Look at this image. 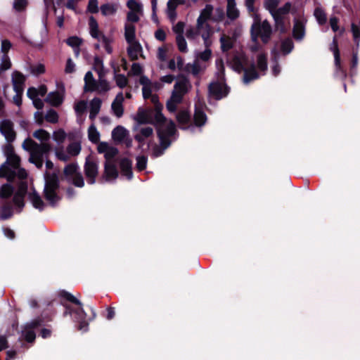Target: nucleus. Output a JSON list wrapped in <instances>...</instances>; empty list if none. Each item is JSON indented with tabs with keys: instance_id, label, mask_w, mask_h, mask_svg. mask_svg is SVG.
<instances>
[{
	"instance_id": "nucleus-50",
	"label": "nucleus",
	"mask_w": 360,
	"mask_h": 360,
	"mask_svg": "<svg viewBox=\"0 0 360 360\" xmlns=\"http://www.w3.org/2000/svg\"><path fill=\"white\" fill-rule=\"evenodd\" d=\"M53 140L58 144H61L66 139V133L63 129H58L53 134Z\"/></svg>"
},
{
	"instance_id": "nucleus-40",
	"label": "nucleus",
	"mask_w": 360,
	"mask_h": 360,
	"mask_svg": "<svg viewBox=\"0 0 360 360\" xmlns=\"http://www.w3.org/2000/svg\"><path fill=\"white\" fill-rule=\"evenodd\" d=\"M278 4V0H265L264 5L265 8L269 11L271 15H273L277 10Z\"/></svg>"
},
{
	"instance_id": "nucleus-20",
	"label": "nucleus",
	"mask_w": 360,
	"mask_h": 360,
	"mask_svg": "<svg viewBox=\"0 0 360 360\" xmlns=\"http://www.w3.org/2000/svg\"><path fill=\"white\" fill-rule=\"evenodd\" d=\"M207 115L203 111V110L199 107H195L193 115L194 124L196 127H200L205 125V124L207 122Z\"/></svg>"
},
{
	"instance_id": "nucleus-1",
	"label": "nucleus",
	"mask_w": 360,
	"mask_h": 360,
	"mask_svg": "<svg viewBox=\"0 0 360 360\" xmlns=\"http://www.w3.org/2000/svg\"><path fill=\"white\" fill-rule=\"evenodd\" d=\"M6 161L0 167V177H5L8 183L0 187V198H8L13 193L11 183L18 179V188L13 196V203L20 212L24 206V195L27 192V172L20 167V158L15 153L11 144H6L3 149Z\"/></svg>"
},
{
	"instance_id": "nucleus-45",
	"label": "nucleus",
	"mask_w": 360,
	"mask_h": 360,
	"mask_svg": "<svg viewBox=\"0 0 360 360\" xmlns=\"http://www.w3.org/2000/svg\"><path fill=\"white\" fill-rule=\"evenodd\" d=\"M11 68V61L8 55H3L0 63V75Z\"/></svg>"
},
{
	"instance_id": "nucleus-2",
	"label": "nucleus",
	"mask_w": 360,
	"mask_h": 360,
	"mask_svg": "<svg viewBox=\"0 0 360 360\" xmlns=\"http://www.w3.org/2000/svg\"><path fill=\"white\" fill-rule=\"evenodd\" d=\"M33 136L41 142L38 144L30 139L24 141L22 148L30 154L29 160L37 168L42 167L44 155L50 150L51 146L47 142L50 139V134L40 129L33 133Z\"/></svg>"
},
{
	"instance_id": "nucleus-58",
	"label": "nucleus",
	"mask_w": 360,
	"mask_h": 360,
	"mask_svg": "<svg viewBox=\"0 0 360 360\" xmlns=\"http://www.w3.org/2000/svg\"><path fill=\"white\" fill-rule=\"evenodd\" d=\"M82 39L77 37H69V46H72L77 52L79 51V47L82 44Z\"/></svg>"
},
{
	"instance_id": "nucleus-28",
	"label": "nucleus",
	"mask_w": 360,
	"mask_h": 360,
	"mask_svg": "<svg viewBox=\"0 0 360 360\" xmlns=\"http://www.w3.org/2000/svg\"><path fill=\"white\" fill-rule=\"evenodd\" d=\"M124 37L128 44H131L135 41L136 27L132 24H126L124 26Z\"/></svg>"
},
{
	"instance_id": "nucleus-9",
	"label": "nucleus",
	"mask_w": 360,
	"mask_h": 360,
	"mask_svg": "<svg viewBox=\"0 0 360 360\" xmlns=\"http://www.w3.org/2000/svg\"><path fill=\"white\" fill-rule=\"evenodd\" d=\"M0 131L8 142H11L15 139L13 123L9 120L0 122Z\"/></svg>"
},
{
	"instance_id": "nucleus-64",
	"label": "nucleus",
	"mask_w": 360,
	"mask_h": 360,
	"mask_svg": "<svg viewBox=\"0 0 360 360\" xmlns=\"http://www.w3.org/2000/svg\"><path fill=\"white\" fill-rule=\"evenodd\" d=\"M27 5V0H14L13 8L17 11H21L25 8Z\"/></svg>"
},
{
	"instance_id": "nucleus-56",
	"label": "nucleus",
	"mask_w": 360,
	"mask_h": 360,
	"mask_svg": "<svg viewBox=\"0 0 360 360\" xmlns=\"http://www.w3.org/2000/svg\"><path fill=\"white\" fill-rule=\"evenodd\" d=\"M87 104L84 101H80L75 103L74 108L77 115H83L86 110Z\"/></svg>"
},
{
	"instance_id": "nucleus-6",
	"label": "nucleus",
	"mask_w": 360,
	"mask_h": 360,
	"mask_svg": "<svg viewBox=\"0 0 360 360\" xmlns=\"http://www.w3.org/2000/svg\"><path fill=\"white\" fill-rule=\"evenodd\" d=\"M230 92V88L224 83L218 81L211 82L208 86V94L217 101L226 97Z\"/></svg>"
},
{
	"instance_id": "nucleus-23",
	"label": "nucleus",
	"mask_w": 360,
	"mask_h": 360,
	"mask_svg": "<svg viewBox=\"0 0 360 360\" xmlns=\"http://www.w3.org/2000/svg\"><path fill=\"white\" fill-rule=\"evenodd\" d=\"M128 136V131L122 126H117L112 131V138L115 141L122 142Z\"/></svg>"
},
{
	"instance_id": "nucleus-11",
	"label": "nucleus",
	"mask_w": 360,
	"mask_h": 360,
	"mask_svg": "<svg viewBox=\"0 0 360 360\" xmlns=\"http://www.w3.org/2000/svg\"><path fill=\"white\" fill-rule=\"evenodd\" d=\"M136 121L141 124L153 123V110L139 108L138 109Z\"/></svg>"
},
{
	"instance_id": "nucleus-17",
	"label": "nucleus",
	"mask_w": 360,
	"mask_h": 360,
	"mask_svg": "<svg viewBox=\"0 0 360 360\" xmlns=\"http://www.w3.org/2000/svg\"><path fill=\"white\" fill-rule=\"evenodd\" d=\"M84 87L85 92H92L98 89V82L94 79L93 74L91 71H88L84 76Z\"/></svg>"
},
{
	"instance_id": "nucleus-60",
	"label": "nucleus",
	"mask_w": 360,
	"mask_h": 360,
	"mask_svg": "<svg viewBox=\"0 0 360 360\" xmlns=\"http://www.w3.org/2000/svg\"><path fill=\"white\" fill-rule=\"evenodd\" d=\"M224 18V11L221 8H217L212 16V21L220 22Z\"/></svg>"
},
{
	"instance_id": "nucleus-5",
	"label": "nucleus",
	"mask_w": 360,
	"mask_h": 360,
	"mask_svg": "<svg viewBox=\"0 0 360 360\" xmlns=\"http://www.w3.org/2000/svg\"><path fill=\"white\" fill-rule=\"evenodd\" d=\"M44 195L46 200L52 205L58 203L61 198L58 179L55 174L45 175Z\"/></svg>"
},
{
	"instance_id": "nucleus-15",
	"label": "nucleus",
	"mask_w": 360,
	"mask_h": 360,
	"mask_svg": "<svg viewBox=\"0 0 360 360\" xmlns=\"http://www.w3.org/2000/svg\"><path fill=\"white\" fill-rule=\"evenodd\" d=\"M120 167L122 174L125 176L127 179L131 180L133 177L131 160L127 158H122L120 162Z\"/></svg>"
},
{
	"instance_id": "nucleus-59",
	"label": "nucleus",
	"mask_w": 360,
	"mask_h": 360,
	"mask_svg": "<svg viewBox=\"0 0 360 360\" xmlns=\"http://www.w3.org/2000/svg\"><path fill=\"white\" fill-rule=\"evenodd\" d=\"M98 0H89L87 6V11L90 13L98 12Z\"/></svg>"
},
{
	"instance_id": "nucleus-62",
	"label": "nucleus",
	"mask_w": 360,
	"mask_h": 360,
	"mask_svg": "<svg viewBox=\"0 0 360 360\" xmlns=\"http://www.w3.org/2000/svg\"><path fill=\"white\" fill-rule=\"evenodd\" d=\"M30 70L31 73L36 76L39 75L45 72V68L44 65L40 63L32 66Z\"/></svg>"
},
{
	"instance_id": "nucleus-34",
	"label": "nucleus",
	"mask_w": 360,
	"mask_h": 360,
	"mask_svg": "<svg viewBox=\"0 0 360 360\" xmlns=\"http://www.w3.org/2000/svg\"><path fill=\"white\" fill-rule=\"evenodd\" d=\"M356 49H358L356 48ZM359 63V58H358V50H353L352 51V57L350 62V75L352 77L354 76L357 73V66Z\"/></svg>"
},
{
	"instance_id": "nucleus-51",
	"label": "nucleus",
	"mask_w": 360,
	"mask_h": 360,
	"mask_svg": "<svg viewBox=\"0 0 360 360\" xmlns=\"http://www.w3.org/2000/svg\"><path fill=\"white\" fill-rule=\"evenodd\" d=\"M167 121L166 117L162 112L155 113L153 115V123L157 125V128L163 126Z\"/></svg>"
},
{
	"instance_id": "nucleus-33",
	"label": "nucleus",
	"mask_w": 360,
	"mask_h": 360,
	"mask_svg": "<svg viewBox=\"0 0 360 360\" xmlns=\"http://www.w3.org/2000/svg\"><path fill=\"white\" fill-rule=\"evenodd\" d=\"M176 120L180 124H188L191 121V115L188 110H181L176 116Z\"/></svg>"
},
{
	"instance_id": "nucleus-48",
	"label": "nucleus",
	"mask_w": 360,
	"mask_h": 360,
	"mask_svg": "<svg viewBox=\"0 0 360 360\" xmlns=\"http://www.w3.org/2000/svg\"><path fill=\"white\" fill-rule=\"evenodd\" d=\"M351 30L353 34L354 41L356 44V48L358 49L360 41V27L352 22L351 25Z\"/></svg>"
},
{
	"instance_id": "nucleus-36",
	"label": "nucleus",
	"mask_w": 360,
	"mask_h": 360,
	"mask_svg": "<svg viewBox=\"0 0 360 360\" xmlns=\"http://www.w3.org/2000/svg\"><path fill=\"white\" fill-rule=\"evenodd\" d=\"M88 137L93 143H98L99 141L100 134L94 124H91L88 129Z\"/></svg>"
},
{
	"instance_id": "nucleus-41",
	"label": "nucleus",
	"mask_w": 360,
	"mask_h": 360,
	"mask_svg": "<svg viewBox=\"0 0 360 360\" xmlns=\"http://www.w3.org/2000/svg\"><path fill=\"white\" fill-rule=\"evenodd\" d=\"M188 82V79L186 77H183L181 80L176 82L174 90L178 91L179 93L184 95L187 92L186 85Z\"/></svg>"
},
{
	"instance_id": "nucleus-12",
	"label": "nucleus",
	"mask_w": 360,
	"mask_h": 360,
	"mask_svg": "<svg viewBox=\"0 0 360 360\" xmlns=\"http://www.w3.org/2000/svg\"><path fill=\"white\" fill-rule=\"evenodd\" d=\"M243 80L245 84H249L250 82L259 78V74L256 70V65L254 62L250 64L249 68H246L243 70Z\"/></svg>"
},
{
	"instance_id": "nucleus-18",
	"label": "nucleus",
	"mask_w": 360,
	"mask_h": 360,
	"mask_svg": "<svg viewBox=\"0 0 360 360\" xmlns=\"http://www.w3.org/2000/svg\"><path fill=\"white\" fill-rule=\"evenodd\" d=\"M305 35V25L304 23L300 20H295L293 29L292 36L296 40H302Z\"/></svg>"
},
{
	"instance_id": "nucleus-16",
	"label": "nucleus",
	"mask_w": 360,
	"mask_h": 360,
	"mask_svg": "<svg viewBox=\"0 0 360 360\" xmlns=\"http://www.w3.org/2000/svg\"><path fill=\"white\" fill-rule=\"evenodd\" d=\"M63 0H56L58 7H55V13L56 15V23L59 27H63L65 18L63 16L64 8L68 7L66 3L61 2Z\"/></svg>"
},
{
	"instance_id": "nucleus-14",
	"label": "nucleus",
	"mask_w": 360,
	"mask_h": 360,
	"mask_svg": "<svg viewBox=\"0 0 360 360\" xmlns=\"http://www.w3.org/2000/svg\"><path fill=\"white\" fill-rule=\"evenodd\" d=\"M123 101V95L122 93L120 92L116 96L115 100L113 101L111 105V108L112 110L113 111V113L116 117L119 118L121 117L124 113V108L122 105Z\"/></svg>"
},
{
	"instance_id": "nucleus-32",
	"label": "nucleus",
	"mask_w": 360,
	"mask_h": 360,
	"mask_svg": "<svg viewBox=\"0 0 360 360\" xmlns=\"http://www.w3.org/2000/svg\"><path fill=\"white\" fill-rule=\"evenodd\" d=\"M329 49L333 53L334 55V63L339 64L340 58V53L338 47V41L337 36L335 35L332 44H330Z\"/></svg>"
},
{
	"instance_id": "nucleus-22",
	"label": "nucleus",
	"mask_w": 360,
	"mask_h": 360,
	"mask_svg": "<svg viewBox=\"0 0 360 360\" xmlns=\"http://www.w3.org/2000/svg\"><path fill=\"white\" fill-rule=\"evenodd\" d=\"M239 11L236 8V1L227 0V17L231 20H235L239 17Z\"/></svg>"
},
{
	"instance_id": "nucleus-52",
	"label": "nucleus",
	"mask_w": 360,
	"mask_h": 360,
	"mask_svg": "<svg viewBox=\"0 0 360 360\" xmlns=\"http://www.w3.org/2000/svg\"><path fill=\"white\" fill-rule=\"evenodd\" d=\"M81 151V144L79 142L69 143V156H76Z\"/></svg>"
},
{
	"instance_id": "nucleus-31",
	"label": "nucleus",
	"mask_w": 360,
	"mask_h": 360,
	"mask_svg": "<svg viewBox=\"0 0 360 360\" xmlns=\"http://www.w3.org/2000/svg\"><path fill=\"white\" fill-rule=\"evenodd\" d=\"M101 13L104 16L114 15L117 11V6L115 4L106 3L100 7Z\"/></svg>"
},
{
	"instance_id": "nucleus-43",
	"label": "nucleus",
	"mask_w": 360,
	"mask_h": 360,
	"mask_svg": "<svg viewBox=\"0 0 360 360\" xmlns=\"http://www.w3.org/2000/svg\"><path fill=\"white\" fill-rule=\"evenodd\" d=\"M74 186L82 188L84 185V178L81 173L78 172L71 176L70 181Z\"/></svg>"
},
{
	"instance_id": "nucleus-29",
	"label": "nucleus",
	"mask_w": 360,
	"mask_h": 360,
	"mask_svg": "<svg viewBox=\"0 0 360 360\" xmlns=\"http://www.w3.org/2000/svg\"><path fill=\"white\" fill-rule=\"evenodd\" d=\"M157 131H160L165 136H172L176 133L175 124L173 121L170 120L166 127L161 126L158 127Z\"/></svg>"
},
{
	"instance_id": "nucleus-3",
	"label": "nucleus",
	"mask_w": 360,
	"mask_h": 360,
	"mask_svg": "<svg viewBox=\"0 0 360 360\" xmlns=\"http://www.w3.org/2000/svg\"><path fill=\"white\" fill-rule=\"evenodd\" d=\"M92 316L86 319L81 301L69 292V316L75 323L77 330L86 332L89 330V321L96 317V312L91 309Z\"/></svg>"
},
{
	"instance_id": "nucleus-19",
	"label": "nucleus",
	"mask_w": 360,
	"mask_h": 360,
	"mask_svg": "<svg viewBox=\"0 0 360 360\" xmlns=\"http://www.w3.org/2000/svg\"><path fill=\"white\" fill-rule=\"evenodd\" d=\"M39 323L38 321H34L30 323H27L22 330V335L25 337V340L27 342H33L35 339V333L33 331V329L39 326Z\"/></svg>"
},
{
	"instance_id": "nucleus-13",
	"label": "nucleus",
	"mask_w": 360,
	"mask_h": 360,
	"mask_svg": "<svg viewBox=\"0 0 360 360\" xmlns=\"http://www.w3.org/2000/svg\"><path fill=\"white\" fill-rule=\"evenodd\" d=\"M25 76L18 71L12 73V84L15 91L23 92Z\"/></svg>"
},
{
	"instance_id": "nucleus-21",
	"label": "nucleus",
	"mask_w": 360,
	"mask_h": 360,
	"mask_svg": "<svg viewBox=\"0 0 360 360\" xmlns=\"http://www.w3.org/2000/svg\"><path fill=\"white\" fill-rule=\"evenodd\" d=\"M129 44L127 48V54L131 60H138V53L142 52V46L138 41H134Z\"/></svg>"
},
{
	"instance_id": "nucleus-46",
	"label": "nucleus",
	"mask_w": 360,
	"mask_h": 360,
	"mask_svg": "<svg viewBox=\"0 0 360 360\" xmlns=\"http://www.w3.org/2000/svg\"><path fill=\"white\" fill-rule=\"evenodd\" d=\"M148 158L146 155H139L136 157V167L138 171L142 172L146 169Z\"/></svg>"
},
{
	"instance_id": "nucleus-39",
	"label": "nucleus",
	"mask_w": 360,
	"mask_h": 360,
	"mask_svg": "<svg viewBox=\"0 0 360 360\" xmlns=\"http://www.w3.org/2000/svg\"><path fill=\"white\" fill-rule=\"evenodd\" d=\"M335 77L344 81L347 77V72L341 64V59H340L339 64L335 63Z\"/></svg>"
},
{
	"instance_id": "nucleus-42",
	"label": "nucleus",
	"mask_w": 360,
	"mask_h": 360,
	"mask_svg": "<svg viewBox=\"0 0 360 360\" xmlns=\"http://www.w3.org/2000/svg\"><path fill=\"white\" fill-rule=\"evenodd\" d=\"M221 49L222 52H226L233 48V44L230 38L222 35L220 38Z\"/></svg>"
},
{
	"instance_id": "nucleus-54",
	"label": "nucleus",
	"mask_w": 360,
	"mask_h": 360,
	"mask_svg": "<svg viewBox=\"0 0 360 360\" xmlns=\"http://www.w3.org/2000/svg\"><path fill=\"white\" fill-rule=\"evenodd\" d=\"M116 84L117 86H119L120 89H124L127 86L128 84V79L127 77L122 74H117L115 76Z\"/></svg>"
},
{
	"instance_id": "nucleus-4",
	"label": "nucleus",
	"mask_w": 360,
	"mask_h": 360,
	"mask_svg": "<svg viewBox=\"0 0 360 360\" xmlns=\"http://www.w3.org/2000/svg\"><path fill=\"white\" fill-rule=\"evenodd\" d=\"M254 15V22L251 26L250 33L252 41L255 44L250 47L252 53H256L261 49V46L258 43V38L260 37L262 41L267 44L271 37L272 28L270 23L266 20L262 22L258 14H252Z\"/></svg>"
},
{
	"instance_id": "nucleus-63",
	"label": "nucleus",
	"mask_w": 360,
	"mask_h": 360,
	"mask_svg": "<svg viewBox=\"0 0 360 360\" xmlns=\"http://www.w3.org/2000/svg\"><path fill=\"white\" fill-rule=\"evenodd\" d=\"M127 6L134 12H139L141 9V6L136 0H128Z\"/></svg>"
},
{
	"instance_id": "nucleus-61",
	"label": "nucleus",
	"mask_w": 360,
	"mask_h": 360,
	"mask_svg": "<svg viewBox=\"0 0 360 360\" xmlns=\"http://www.w3.org/2000/svg\"><path fill=\"white\" fill-rule=\"evenodd\" d=\"M13 215V212L9 207H3L0 210V218L7 219Z\"/></svg>"
},
{
	"instance_id": "nucleus-30",
	"label": "nucleus",
	"mask_w": 360,
	"mask_h": 360,
	"mask_svg": "<svg viewBox=\"0 0 360 360\" xmlns=\"http://www.w3.org/2000/svg\"><path fill=\"white\" fill-rule=\"evenodd\" d=\"M29 198L34 208L39 210H42L44 208L45 204L35 191L30 193Z\"/></svg>"
},
{
	"instance_id": "nucleus-57",
	"label": "nucleus",
	"mask_w": 360,
	"mask_h": 360,
	"mask_svg": "<svg viewBox=\"0 0 360 360\" xmlns=\"http://www.w3.org/2000/svg\"><path fill=\"white\" fill-rule=\"evenodd\" d=\"M45 119L49 122L56 123L58 122V116L55 110H50L46 112Z\"/></svg>"
},
{
	"instance_id": "nucleus-38",
	"label": "nucleus",
	"mask_w": 360,
	"mask_h": 360,
	"mask_svg": "<svg viewBox=\"0 0 360 360\" xmlns=\"http://www.w3.org/2000/svg\"><path fill=\"white\" fill-rule=\"evenodd\" d=\"M294 48V44L290 39H285L282 41L281 44V50L284 55L289 54Z\"/></svg>"
},
{
	"instance_id": "nucleus-53",
	"label": "nucleus",
	"mask_w": 360,
	"mask_h": 360,
	"mask_svg": "<svg viewBox=\"0 0 360 360\" xmlns=\"http://www.w3.org/2000/svg\"><path fill=\"white\" fill-rule=\"evenodd\" d=\"M292 4L290 2H286L282 7L277 8L275 14L273 15L283 16L290 13Z\"/></svg>"
},
{
	"instance_id": "nucleus-8",
	"label": "nucleus",
	"mask_w": 360,
	"mask_h": 360,
	"mask_svg": "<svg viewBox=\"0 0 360 360\" xmlns=\"http://www.w3.org/2000/svg\"><path fill=\"white\" fill-rule=\"evenodd\" d=\"M118 170L116 165L110 161H105L104 165V172L98 181L103 184L104 181H109L111 179H116L118 176Z\"/></svg>"
},
{
	"instance_id": "nucleus-27",
	"label": "nucleus",
	"mask_w": 360,
	"mask_h": 360,
	"mask_svg": "<svg viewBox=\"0 0 360 360\" xmlns=\"http://www.w3.org/2000/svg\"><path fill=\"white\" fill-rule=\"evenodd\" d=\"M257 67L258 70L265 75L268 69L267 53L263 52L258 54L257 57Z\"/></svg>"
},
{
	"instance_id": "nucleus-10",
	"label": "nucleus",
	"mask_w": 360,
	"mask_h": 360,
	"mask_svg": "<svg viewBox=\"0 0 360 360\" xmlns=\"http://www.w3.org/2000/svg\"><path fill=\"white\" fill-rule=\"evenodd\" d=\"M214 8L211 4H206L205 7L200 11V15L197 19V28H202L204 23L207 20H212V13Z\"/></svg>"
},
{
	"instance_id": "nucleus-25",
	"label": "nucleus",
	"mask_w": 360,
	"mask_h": 360,
	"mask_svg": "<svg viewBox=\"0 0 360 360\" xmlns=\"http://www.w3.org/2000/svg\"><path fill=\"white\" fill-rule=\"evenodd\" d=\"M63 97H64V93L63 91L61 92V91H53V92H51L47 98H46V101L50 103L51 105H60L63 100Z\"/></svg>"
},
{
	"instance_id": "nucleus-47",
	"label": "nucleus",
	"mask_w": 360,
	"mask_h": 360,
	"mask_svg": "<svg viewBox=\"0 0 360 360\" xmlns=\"http://www.w3.org/2000/svg\"><path fill=\"white\" fill-rule=\"evenodd\" d=\"M275 22V27L281 33L285 32V22L283 16L272 15Z\"/></svg>"
},
{
	"instance_id": "nucleus-37",
	"label": "nucleus",
	"mask_w": 360,
	"mask_h": 360,
	"mask_svg": "<svg viewBox=\"0 0 360 360\" xmlns=\"http://www.w3.org/2000/svg\"><path fill=\"white\" fill-rule=\"evenodd\" d=\"M93 67L94 71H96L98 73L99 78H103L104 75L103 63L102 59L100 57L96 56L94 58Z\"/></svg>"
},
{
	"instance_id": "nucleus-24",
	"label": "nucleus",
	"mask_w": 360,
	"mask_h": 360,
	"mask_svg": "<svg viewBox=\"0 0 360 360\" xmlns=\"http://www.w3.org/2000/svg\"><path fill=\"white\" fill-rule=\"evenodd\" d=\"M248 63V58L246 56L240 57L236 56L233 58V69L238 73L243 72L246 68L245 65Z\"/></svg>"
},
{
	"instance_id": "nucleus-26",
	"label": "nucleus",
	"mask_w": 360,
	"mask_h": 360,
	"mask_svg": "<svg viewBox=\"0 0 360 360\" xmlns=\"http://www.w3.org/2000/svg\"><path fill=\"white\" fill-rule=\"evenodd\" d=\"M101 100L99 98H94L90 102V113H89V119L93 120L98 114L101 106Z\"/></svg>"
},
{
	"instance_id": "nucleus-7",
	"label": "nucleus",
	"mask_w": 360,
	"mask_h": 360,
	"mask_svg": "<svg viewBox=\"0 0 360 360\" xmlns=\"http://www.w3.org/2000/svg\"><path fill=\"white\" fill-rule=\"evenodd\" d=\"M84 168L88 184H94L98 173V164L92 160L86 159Z\"/></svg>"
},
{
	"instance_id": "nucleus-49",
	"label": "nucleus",
	"mask_w": 360,
	"mask_h": 360,
	"mask_svg": "<svg viewBox=\"0 0 360 360\" xmlns=\"http://www.w3.org/2000/svg\"><path fill=\"white\" fill-rule=\"evenodd\" d=\"M183 2H177L169 0L167 2V9L169 16L171 19L176 18V8L178 5L182 4Z\"/></svg>"
},
{
	"instance_id": "nucleus-55",
	"label": "nucleus",
	"mask_w": 360,
	"mask_h": 360,
	"mask_svg": "<svg viewBox=\"0 0 360 360\" xmlns=\"http://www.w3.org/2000/svg\"><path fill=\"white\" fill-rule=\"evenodd\" d=\"M157 134L160 139V146H162L163 149L169 148L172 143L169 137L165 136V135L162 134L160 131H157Z\"/></svg>"
},
{
	"instance_id": "nucleus-35",
	"label": "nucleus",
	"mask_w": 360,
	"mask_h": 360,
	"mask_svg": "<svg viewBox=\"0 0 360 360\" xmlns=\"http://www.w3.org/2000/svg\"><path fill=\"white\" fill-rule=\"evenodd\" d=\"M314 15L321 25H324L327 21L326 13L321 7H316L314 9Z\"/></svg>"
},
{
	"instance_id": "nucleus-44",
	"label": "nucleus",
	"mask_w": 360,
	"mask_h": 360,
	"mask_svg": "<svg viewBox=\"0 0 360 360\" xmlns=\"http://www.w3.org/2000/svg\"><path fill=\"white\" fill-rule=\"evenodd\" d=\"M176 41L179 51L182 53H186L188 51L187 43L184 35H176Z\"/></svg>"
}]
</instances>
